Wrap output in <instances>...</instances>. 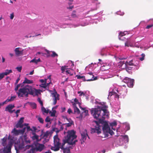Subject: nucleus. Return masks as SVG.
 <instances>
[{"label": "nucleus", "mask_w": 153, "mask_h": 153, "mask_svg": "<svg viewBox=\"0 0 153 153\" xmlns=\"http://www.w3.org/2000/svg\"><path fill=\"white\" fill-rule=\"evenodd\" d=\"M73 105L74 107V112L78 114H80V110L76 106V104L75 103H74L73 104Z\"/></svg>", "instance_id": "4be33fe9"}, {"label": "nucleus", "mask_w": 153, "mask_h": 153, "mask_svg": "<svg viewBox=\"0 0 153 153\" xmlns=\"http://www.w3.org/2000/svg\"><path fill=\"white\" fill-rule=\"evenodd\" d=\"M24 117L21 118L19 120L17 123L16 125V128H22L23 127V125L22 123L24 122Z\"/></svg>", "instance_id": "ddd939ff"}, {"label": "nucleus", "mask_w": 153, "mask_h": 153, "mask_svg": "<svg viewBox=\"0 0 153 153\" xmlns=\"http://www.w3.org/2000/svg\"><path fill=\"white\" fill-rule=\"evenodd\" d=\"M122 138L124 139V141L126 142H128L129 140V139L128 135H123L122 136Z\"/></svg>", "instance_id": "bb28decb"}, {"label": "nucleus", "mask_w": 153, "mask_h": 153, "mask_svg": "<svg viewBox=\"0 0 153 153\" xmlns=\"http://www.w3.org/2000/svg\"><path fill=\"white\" fill-rule=\"evenodd\" d=\"M67 112L70 114H71V113H73V111L71 108H69L68 109V110Z\"/></svg>", "instance_id": "6e6d98bb"}, {"label": "nucleus", "mask_w": 153, "mask_h": 153, "mask_svg": "<svg viewBox=\"0 0 153 153\" xmlns=\"http://www.w3.org/2000/svg\"><path fill=\"white\" fill-rule=\"evenodd\" d=\"M87 78L88 79L86 80V81H90L94 80H96L97 79V77H94V76L92 72H89L87 73L86 75Z\"/></svg>", "instance_id": "f8f14e48"}, {"label": "nucleus", "mask_w": 153, "mask_h": 153, "mask_svg": "<svg viewBox=\"0 0 153 153\" xmlns=\"http://www.w3.org/2000/svg\"><path fill=\"white\" fill-rule=\"evenodd\" d=\"M101 70H102V71H105V70H108V68H105V66L104 65L102 66L101 68Z\"/></svg>", "instance_id": "a18cd8bd"}, {"label": "nucleus", "mask_w": 153, "mask_h": 153, "mask_svg": "<svg viewBox=\"0 0 153 153\" xmlns=\"http://www.w3.org/2000/svg\"><path fill=\"white\" fill-rule=\"evenodd\" d=\"M30 105L31 107L33 109H35L36 108V104L35 103H30Z\"/></svg>", "instance_id": "f704fd0d"}, {"label": "nucleus", "mask_w": 153, "mask_h": 153, "mask_svg": "<svg viewBox=\"0 0 153 153\" xmlns=\"http://www.w3.org/2000/svg\"><path fill=\"white\" fill-rule=\"evenodd\" d=\"M32 134L34 135V136L32 137V139L33 140L35 139H38L39 138L38 136L36 135L35 133L33 132Z\"/></svg>", "instance_id": "72a5a7b5"}, {"label": "nucleus", "mask_w": 153, "mask_h": 153, "mask_svg": "<svg viewBox=\"0 0 153 153\" xmlns=\"http://www.w3.org/2000/svg\"><path fill=\"white\" fill-rule=\"evenodd\" d=\"M56 112V111L55 110H53L52 111H49V113L51 117H54L55 115V114Z\"/></svg>", "instance_id": "393cba45"}, {"label": "nucleus", "mask_w": 153, "mask_h": 153, "mask_svg": "<svg viewBox=\"0 0 153 153\" xmlns=\"http://www.w3.org/2000/svg\"><path fill=\"white\" fill-rule=\"evenodd\" d=\"M125 68L126 70L129 73V72L130 71H129V70H131L132 69V67H129L128 66H126H126L125 65Z\"/></svg>", "instance_id": "e433bc0d"}, {"label": "nucleus", "mask_w": 153, "mask_h": 153, "mask_svg": "<svg viewBox=\"0 0 153 153\" xmlns=\"http://www.w3.org/2000/svg\"><path fill=\"white\" fill-rule=\"evenodd\" d=\"M100 123V125L101 124V126H102L103 133L104 134V137H107L108 136V134H110L111 135H112L114 134V132L110 129L108 123L105 120L102 121Z\"/></svg>", "instance_id": "20e7f679"}, {"label": "nucleus", "mask_w": 153, "mask_h": 153, "mask_svg": "<svg viewBox=\"0 0 153 153\" xmlns=\"http://www.w3.org/2000/svg\"><path fill=\"white\" fill-rule=\"evenodd\" d=\"M67 122L68 123L63 124V125H65V129L66 130L67 129L68 127H71L72 125H74V121L71 119H69Z\"/></svg>", "instance_id": "4468645a"}, {"label": "nucleus", "mask_w": 153, "mask_h": 153, "mask_svg": "<svg viewBox=\"0 0 153 153\" xmlns=\"http://www.w3.org/2000/svg\"><path fill=\"white\" fill-rule=\"evenodd\" d=\"M74 7L73 6H69V7H67V8L68 9L72 10L74 8Z\"/></svg>", "instance_id": "0e129e2a"}, {"label": "nucleus", "mask_w": 153, "mask_h": 153, "mask_svg": "<svg viewBox=\"0 0 153 153\" xmlns=\"http://www.w3.org/2000/svg\"><path fill=\"white\" fill-rule=\"evenodd\" d=\"M13 144V141L12 140H10L7 146L4 148L2 151L0 153H10Z\"/></svg>", "instance_id": "0eeeda50"}, {"label": "nucleus", "mask_w": 153, "mask_h": 153, "mask_svg": "<svg viewBox=\"0 0 153 153\" xmlns=\"http://www.w3.org/2000/svg\"><path fill=\"white\" fill-rule=\"evenodd\" d=\"M12 101V100L11 98L10 99H7L6 100V101H7V102H10Z\"/></svg>", "instance_id": "774afa93"}, {"label": "nucleus", "mask_w": 153, "mask_h": 153, "mask_svg": "<svg viewBox=\"0 0 153 153\" xmlns=\"http://www.w3.org/2000/svg\"><path fill=\"white\" fill-rule=\"evenodd\" d=\"M54 146L51 147V149L55 151L59 150L61 146L60 140L58 137L57 135L53 137Z\"/></svg>", "instance_id": "39448f33"}, {"label": "nucleus", "mask_w": 153, "mask_h": 153, "mask_svg": "<svg viewBox=\"0 0 153 153\" xmlns=\"http://www.w3.org/2000/svg\"><path fill=\"white\" fill-rule=\"evenodd\" d=\"M127 33V32H120L119 34V39L120 40H123V39L121 38L125 35Z\"/></svg>", "instance_id": "aec40b11"}, {"label": "nucleus", "mask_w": 153, "mask_h": 153, "mask_svg": "<svg viewBox=\"0 0 153 153\" xmlns=\"http://www.w3.org/2000/svg\"><path fill=\"white\" fill-rule=\"evenodd\" d=\"M33 89H34V93H35V95L38 96L39 94H40V90H37L33 88Z\"/></svg>", "instance_id": "2f4dec72"}, {"label": "nucleus", "mask_w": 153, "mask_h": 153, "mask_svg": "<svg viewBox=\"0 0 153 153\" xmlns=\"http://www.w3.org/2000/svg\"><path fill=\"white\" fill-rule=\"evenodd\" d=\"M123 81L127 84L129 87L132 88L133 87L134 82L133 79H131L128 77H126L123 79Z\"/></svg>", "instance_id": "9d476101"}, {"label": "nucleus", "mask_w": 153, "mask_h": 153, "mask_svg": "<svg viewBox=\"0 0 153 153\" xmlns=\"http://www.w3.org/2000/svg\"><path fill=\"white\" fill-rule=\"evenodd\" d=\"M52 54L51 55V56L52 57H55L57 56L58 55L54 51H52Z\"/></svg>", "instance_id": "37998d69"}, {"label": "nucleus", "mask_w": 153, "mask_h": 153, "mask_svg": "<svg viewBox=\"0 0 153 153\" xmlns=\"http://www.w3.org/2000/svg\"><path fill=\"white\" fill-rule=\"evenodd\" d=\"M51 95L53 98L52 100L53 101V104L55 105L56 103L57 100L59 99V95L57 94L56 91L55 89L54 92L51 93Z\"/></svg>", "instance_id": "1a4fd4ad"}, {"label": "nucleus", "mask_w": 153, "mask_h": 153, "mask_svg": "<svg viewBox=\"0 0 153 153\" xmlns=\"http://www.w3.org/2000/svg\"><path fill=\"white\" fill-rule=\"evenodd\" d=\"M27 131H33L32 129L30 128V126H27Z\"/></svg>", "instance_id": "bf43d9fd"}, {"label": "nucleus", "mask_w": 153, "mask_h": 153, "mask_svg": "<svg viewBox=\"0 0 153 153\" xmlns=\"http://www.w3.org/2000/svg\"><path fill=\"white\" fill-rule=\"evenodd\" d=\"M20 48H17L15 49L14 52L15 53V54L17 56H22L23 55V51L22 50V51H20Z\"/></svg>", "instance_id": "2eb2a0df"}, {"label": "nucleus", "mask_w": 153, "mask_h": 153, "mask_svg": "<svg viewBox=\"0 0 153 153\" xmlns=\"http://www.w3.org/2000/svg\"><path fill=\"white\" fill-rule=\"evenodd\" d=\"M81 135L82 137V140L84 142V141L86 140L87 136L88 138H89L86 132V131H85V132L82 133L81 134Z\"/></svg>", "instance_id": "6ab92c4d"}, {"label": "nucleus", "mask_w": 153, "mask_h": 153, "mask_svg": "<svg viewBox=\"0 0 153 153\" xmlns=\"http://www.w3.org/2000/svg\"><path fill=\"white\" fill-rule=\"evenodd\" d=\"M22 66H20L19 67H18L16 68V69L19 72H21L22 69Z\"/></svg>", "instance_id": "3c124183"}, {"label": "nucleus", "mask_w": 153, "mask_h": 153, "mask_svg": "<svg viewBox=\"0 0 153 153\" xmlns=\"http://www.w3.org/2000/svg\"><path fill=\"white\" fill-rule=\"evenodd\" d=\"M139 63V62L138 61L136 60L135 59H132L129 62L126 61L125 65H126V66L130 65L136 66L138 65Z\"/></svg>", "instance_id": "9b49d317"}, {"label": "nucleus", "mask_w": 153, "mask_h": 153, "mask_svg": "<svg viewBox=\"0 0 153 153\" xmlns=\"http://www.w3.org/2000/svg\"><path fill=\"white\" fill-rule=\"evenodd\" d=\"M33 82V80H30L27 79V78L25 77V80L22 83V84H25V83L27 84H32Z\"/></svg>", "instance_id": "412c9836"}, {"label": "nucleus", "mask_w": 153, "mask_h": 153, "mask_svg": "<svg viewBox=\"0 0 153 153\" xmlns=\"http://www.w3.org/2000/svg\"><path fill=\"white\" fill-rule=\"evenodd\" d=\"M153 26V25H149L147 26L146 28L147 29H149Z\"/></svg>", "instance_id": "5fc2aeb1"}, {"label": "nucleus", "mask_w": 153, "mask_h": 153, "mask_svg": "<svg viewBox=\"0 0 153 153\" xmlns=\"http://www.w3.org/2000/svg\"><path fill=\"white\" fill-rule=\"evenodd\" d=\"M49 133L48 131H47L43 134V137L44 138H46L49 136Z\"/></svg>", "instance_id": "473e14b6"}, {"label": "nucleus", "mask_w": 153, "mask_h": 153, "mask_svg": "<svg viewBox=\"0 0 153 153\" xmlns=\"http://www.w3.org/2000/svg\"><path fill=\"white\" fill-rule=\"evenodd\" d=\"M93 123L95 124V128H92L91 130V133H97L99 134L101 133V126L100 125V123L97 121H94Z\"/></svg>", "instance_id": "423d86ee"}, {"label": "nucleus", "mask_w": 153, "mask_h": 153, "mask_svg": "<svg viewBox=\"0 0 153 153\" xmlns=\"http://www.w3.org/2000/svg\"><path fill=\"white\" fill-rule=\"evenodd\" d=\"M62 118L64 119V121H65V120H67V121H68L69 120V119H71V118H68L66 116H62Z\"/></svg>", "instance_id": "8fccbe9b"}, {"label": "nucleus", "mask_w": 153, "mask_h": 153, "mask_svg": "<svg viewBox=\"0 0 153 153\" xmlns=\"http://www.w3.org/2000/svg\"><path fill=\"white\" fill-rule=\"evenodd\" d=\"M19 148L20 149H22L23 148L25 147V145L23 143H22L21 144H19Z\"/></svg>", "instance_id": "79ce46f5"}, {"label": "nucleus", "mask_w": 153, "mask_h": 153, "mask_svg": "<svg viewBox=\"0 0 153 153\" xmlns=\"http://www.w3.org/2000/svg\"><path fill=\"white\" fill-rule=\"evenodd\" d=\"M77 93L78 94H80L79 96H81L82 95H85V94L82 91H78L77 92Z\"/></svg>", "instance_id": "09e8293b"}, {"label": "nucleus", "mask_w": 153, "mask_h": 153, "mask_svg": "<svg viewBox=\"0 0 153 153\" xmlns=\"http://www.w3.org/2000/svg\"><path fill=\"white\" fill-rule=\"evenodd\" d=\"M30 63L34 62V63H35L36 64H37V61H36V59H34L31 60L30 61Z\"/></svg>", "instance_id": "864d4df0"}, {"label": "nucleus", "mask_w": 153, "mask_h": 153, "mask_svg": "<svg viewBox=\"0 0 153 153\" xmlns=\"http://www.w3.org/2000/svg\"><path fill=\"white\" fill-rule=\"evenodd\" d=\"M32 128H33V132L35 133L36 131V130H37L36 128V127L33 126L32 127Z\"/></svg>", "instance_id": "e2e57ef3"}, {"label": "nucleus", "mask_w": 153, "mask_h": 153, "mask_svg": "<svg viewBox=\"0 0 153 153\" xmlns=\"http://www.w3.org/2000/svg\"><path fill=\"white\" fill-rule=\"evenodd\" d=\"M38 102L40 103L41 106V107L43 106V103L42 101L41 100V98L38 97L37 99Z\"/></svg>", "instance_id": "ea45409f"}, {"label": "nucleus", "mask_w": 153, "mask_h": 153, "mask_svg": "<svg viewBox=\"0 0 153 153\" xmlns=\"http://www.w3.org/2000/svg\"><path fill=\"white\" fill-rule=\"evenodd\" d=\"M26 128L25 127L22 129L17 130L15 128H13L11 132V133L13 135L17 136L19 134H23L24 133L26 130Z\"/></svg>", "instance_id": "6e6552de"}, {"label": "nucleus", "mask_w": 153, "mask_h": 153, "mask_svg": "<svg viewBox=\"0 0 153 153\" xmlns=\"http://www.w3.org/2000/svg\"><path fill=\"white\" fill-rule=\"evenodd\" d=\"M4 76L5 75L3 72L1 73H0V80L4 77Z\"/></svg>", "instance_id": "de8ad7c7"}, {"label": "nucleus", "mask_w": 153, "mask_h": 153, "mask_svg": "<svg viewBox=\"0 0 153 153\" xmlns=\"http://www.w3.org/2000/svg\"><path fill=\"white\" fill-rule=\"evenodd\" d=\"M13 72L12 70H5V71L4 72H3L4 75H7L9 74L10 73H11Z\"/></svg>", "instance_id": "a878e982"}, {"label": "nucleus", "mask_w": 153, "mask_h": 153, "mask_svg": "<svg viewBox=\"0 0 153 153\" xmlns=\"http://www.w3.org/2000/svg\"><path fill=\"white\" fill-rule=\"evenodd\" d=\"M76 77L78 79H82L84 81H86L85 77L84 76H81L80 75H77Z\"/></svg>", "instance_id": "4c0bfd02"}, {"label": "nucleus", "mask_w": 153, "mask_h": 153, "mask_svg": "<svg viewBox=\"0 0 153 153\" xmlns=\"http://www.w3.org/2000/svg\"><path fill=\"white\" fill-rule=\"evenodd\" d=\"M76 11L75 10H73L71 14V16L73 18H77V16L76 14Z\"/></svg>", "instance_id": "c9c22d12"}, {"label": "nucleus", "mask_w": 153, "mask_h": 153, "mask_svg": "<svg viewBox=\"0 0 153 153\" xmlns=\"http://www.w3.org/2000/svg\"><path fill=\"white\" fill-rule=\"evenodd\" d=\"M99 105H100L97 106V108H92L91 113L94 118L99 120L98 122L100 123L105 120L106 117H108L109 112L106 109L108 106L105 103L100 102Z\"/></svg>", "instance_id": "f257e3e1"}, {"label": "nucleus", "mask_w": 153, "mask_h": 153, "mask_svg": "<svg viewBox=\"0 0 153 153\" xmlns=\"http://www.w3.org/2000/svg\"><path fill=\"white\" fill-rule=\"evenodd\" d=\"M125 46L128 47H132L133 45L131 43V40H128L125 43Z\"/></svg>", "instance_id": "5701e85b"}, {"label": "nucleus", "mask_w": 153, "mask_h": 153, "mask_svg": "<svg viewBox=\"0 0 153 153\" xmlns=\"http://www.w3.org/2000/svg\"><path fill=\"white\" fill-rule=\"evenodd\" d=\"M14 17V15L13 13H12L10 14V19H13Z\"/></svg>", "instance_id": "4d7b16f0"}, {"label": "nucleus", "mask_w": 153, "mask_h": 153, "mask_svg": "<svg viewBox=\"0 0 153 153\" xmlns=\"http://www.w3.org/2000/svg\"><path fill=\"white\" fill-rule=\"evenodd\" d=\"M74 101L76 102V103H79V102H78V100H77L76 98H75L74 100Z\"/></svg>", "instance_id": "69168bd1"}, {"label": "nucleus", "mask_w": 153, "mask_h": 153, "mask_svg": "<svg viewBox=\"0 0 153 153\" xmlns=\"http://www.w3.org/2000/svg\"><path fill=\"white\" fill-rule=\"evenodd\" d=\"M44 147L45 146L43 144H40L38 143L36 145V150L39 152H41L43 150Z\"/></svg>", "instance_id": "dca6fc26"}, {"label": "nucleus", "mask_w": 153, "mask_h": 153, "mask_svg": "<svg viewBox=\"0 0 153 153\" xmlns=\"http://www.w3.org/2000/svg\"><path fill=\"white\" fill-rule=\"evenodd\" d=\"M80 108L83 111L82 112V114H81L80 115V116L81 118H82L83 117H85L86 116L88 115V110L85 109L84 108L81 107H80Z\"/></svg>", "instance_id": "a211bd4d"}, {"label": "nucleus", "mask_w": 153, "mask_h": 153, "mask_svg": "<svg viewBox=\"0 0 153 153\" xmlns=\"http://www.w3.org/2000/svg\"><path fill=\"white\" fill-rule=\"evenodd\" d=\"M51 82H50L49 83H44V84H42L40 85V86L44 88H46L51 83Z\"/></svg>", "instance_id": "cd10ccee"}, {"label": "nucleus", "mask_w": 153, "mask_h": 153, "mask_svg": "<svg viewBox=\"0 0 153 153\" xmlns=\"http://www.w3.org/2000/svg\"><path fill=\"white\" fill-rule=\"evenodd\" d=\"M15 107L14 105L9 104L5 108V111H8L10 113H12V109Z\"/></svg>", "instance_id": "f3484780"}, {"label": "nucleus", "mask_w": 153, "mask_h": 153, "mask_svg": "<svg viewBox=\"0 0 153 153\" xmlns=\"http://www.w3.org/2000/svg\"><path fill=\"white\" fill-rule=\"evenodd\" d=\"M38 120L42 124L43 123L44 120L41 117H39L38 118Z\"/></svg>", "instance_id": "c03bdc74"}, {"label": "nucleus", "mask_w": 153, "mask_h": 153, "mask_svg": "<svg viewBox=\"0 0 153 153\" xmlns=\"http://www.w3.org/2000/svg\"><path fill=\"white\" fill-rule=\"evenodd\" d=\"M65 128V125H63V124H62V125L61 126V127H60V131H62V130H63V128Z\"/></svg>", "instance_id": "13d9d810"}, {"label": "nucleus", "mask_w": 153, "mask_h": 153, "mask_svg": "<svg viewBox=\"0 0 153 153\" xmlns=\"http://www.w3.org/2000/svg\"><path fill=\"white\" fill-rule=\"evenodd\" d=\"M67 134V136L65 137L64 139L63 140V143L60 147V148L63 150V153H68L70 151L69 148L65 147V145L66 143L73 145L75 144L77 141L76 140H75L77 136L75 135L76 131L74 130L68 131Z\"/></svg>", "instance_id": "f03ea898"}, {"label": "nucleus", "mask_w": 153, "mask_h": 153, "mask_svg": "<svg viewBox=\"0 0 153 153\" xmlns=\"http://www.w3.org/2000/svg\"><path fill=\"white\" fill-rule=\"evenodd\" d=\"M142 55L143 56V57L141 58H140V60L141 61H143L144 59V57L145 56V54H142Z\"/></svg>", "instance_id": "052dcab7"}, {"label": "nucleus", "mask_w": 153, "mask_h": 153, "mask_svg": "<svg viewBox=\"0 0 153 153\" xmlns=\"http://www.w3.org/2000/svg\"><path fill=\"white\" fill-rule=\"evenodd\" d=\"M117 125V123L115 121H114L113 122H112L110 123V126L112 127L116 126Z\"/></svg>", "instance_id": "49530a36"}, {"label": "nucleus", "mask_w": 153, "mask_h": 153, "mask_svg": "<svg viewBox=\"0 0 153 153\" xmlns=\"http://www.w3.org/2000/svg\"><path fill=\"white\" fill-rule=\"evenodd\" d=\"M7 140V137H5L1 139L2 143L1 144L2 146H5L6 145V142Z\"/></svg>", "instance_id": "b1692460"}, {"label": "nucleus", "mask_w": 153, "mask_h": 153, "mask_svg": "<svg viewBox=\"0 0 153 153\" xmlns=\"http://www.w3.org/2000/svg\"><path fill=\"white\" fill-rule=\"evenodd\" d=\"M20 80V79L19 78H18L16 80V81L15 83V85H16L18 84V82H19V81Z\"/></svg>", "instance_id": "680f3d73"}, {"label": "nucleus", "mask_w": 153, "mask_h": 153, "mask_svg": "<svg viewBox=\"0 0 153 153\" xmlns=\"http://www.w3.org/2000/svg\"><path fill=\"white\" fill-rule=\"evenodd\" d=\"M126 62L124 61H121L120 62V65H121L120 66L122 68H125V65Z\"/></svg>", "instance_id": "7c9ffc66"}, {"label": "nucleus", "mask_w": 153, "mask_h": 153, "mask_svg": "<svg viewBox=\"0 0 153 153\" xmlns=\"http://www.w3.org/2000/svg\"><path fill=\"white\" fill-rule=\"evenodd\" d=\"M41 110L43 113L48 114L49 112V110L48 109L46 110L43 106L41 107Z\"/></svg>", "instance_id": "c85d7f7f"}, {"label": "nucleus", "mask_w": 153, "mask_h": 153, "mask_svg": "<svg viewBox=\"0 0 153 153\" xmlns=\"http://www.w3.org/2000/svg\"><path fill=\"white\" fill-rule=\"evenodd\" d=\"M16 93L19 97H27L29 94L34 96V89L31 86L29 85L20 88Z\"/></svg>", "instance_id": "7ed1b4c3"}, {"label": "nucleus", "mask_w": 153, "mask_h": 153, "mask_svg": "<svg viewBox=\"0 0 153 153\" xmlns=\"http://www.w3.org/2000/svg\"><path fill=\"white\" fill-rule=\"evenodd\" d=\"M48 79H40V82H41V83H46L47 82V80Z\"/></svg>", "instance_id": "603ef678"}, {"label": "nucleus", "mask_w": 153, "mask_h": 153, "mask_svg": "<svg viewBox=\"0 0 153 153\" xmlns=\"http://www.w3.org/2000/svg\"><path fill=\"white\" fill-rule=\"evenodd\" d=\"M67 67L68 66H62L61 67V70L62 71V73H63L65 71V69H67Z\"/></svg>", "instance_id": "58836bf2"}, {"label": "nucleus", "mask_w": 153, "mask_h": 153, "mask_svg": "<svg viewBox=\"0 0 153 153\" xmlns=\"http://www.w3.org/2000/svg\"><path fill=\"white\" fill-rule=\"evenodd\" d=\"M24 85L23 84L22 85V84H18L15 87V91L17 92V91H18V89L21 86V87H22Z\"/></svg>", "instance_id": "c756f323"}, {"label": "nucleus", "mask_w": 153, "mask_h": 153, "mask_svg": "<svg viewBox=\"0 0 153 153\" xmlns=\"http://www.w3.org/2000/svg\"><path fill=\"white\" fill-rule=\"evenodd\" d=\"M66 72L67 74H70V71L69 70H67L66 71Z\"/></svg>", "instance_id": "338daca9"}, {"label": "nucleus", "mask_w": 153, "mask_h": 153, "mask_svg": "<svg viewBox=\"0 0 153 153\" xmlns=\"http://www.w3.org/2000/svg\"><path fill=\"white\" fill-rule=\"evenodd\" d=\"M45 121L46 122H50V124L51 123V119L49 116L47 117L45 119Z\"/></svg>", "instance_id": "a19ab883"}]
</instances>
